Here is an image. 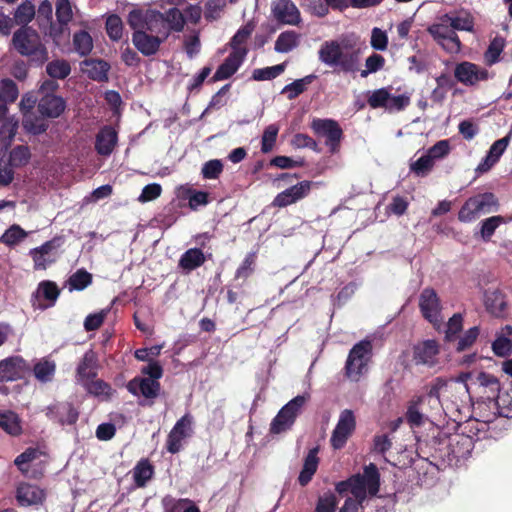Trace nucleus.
Segmentation results:
<instances>
[{"label": "nucleus", "instance_id": "64", "mask_svg": "<svg viewBox=\"0 0 512 512\" xmlns=\"http://www.w3.org/2000/svg\"><path fill=\"white\" fill-rule=\"evenodd\" d=\"M434 163L435 162L426 153L425 155L417 159L415 162L411 163L410 169L417 176H425L433 168Z\"/></svg>", "mask_w": 512, "mask_h": 512}, {"label": "nucleus", "instance_id": "33", "mask_svg": "<svg viewBox=\"0 0 512 512\" xmlns=\"http://www.w3.org/2000/svg\"><path fill=\"white\" fill-rule=\"evenodd\" d=\"M56 414L58 421L62 424H73L77 421L78 412L68 403L57 404L48 408V415Z\"/></svg>", "mask_w": 512, "mask_h": 512}, {"label": "nucleus", "instance_id": "1", "mask_svg": "<svg viewBox=\"0 0 512 512\" xmlns=\"http://www.w3.org/2000/svg\"><path fill=\"white\" fill-rule=\"evenodd\" d=\"M361 49L354 36H342L324 41L318 50L319 61L345 74H356L361 66Z\"/></svg>", "mask_w": 512, "mask_h": 512}, {"label": "nucleus", "instance_id": "9", "mask_svg": "<svg viewBox=\"0 0 512 512\" xmlns=\"http://www.w3.org/2000/svg\"><path fill=\"white\" fill-rule=\"evenodd\" d=\"M311 128L314 133L325 138V144L331 153H336L339 149V144L342 138V129L333 119H313Z\"/></svg>", "mask_w": 512, "mask_h": 512}, {"label": "nucleus", "instance_id": "5", "mask_svg": "<svg viewBox=\"0 0 512 512\" xmlns=\"http://www.w3.org/2000/svg\"><path fill=\"white\" fill-rule=\"evenodd\" d=\"M497 209L498 200L493 193L478 194L466 200L458 213V219L470 223L481 215L495 212Z\"/></svg>", "mask_w": 512, "mask_h": 512}, {"label": "nucleus", "instance_id": "21", "mask_svg": "<svg viewBox=\"0 0 512 512\" xmlns=\"http://www.w3.org/2000/svg\"><path fill=\"white\" fill-rule=\"evenodd\" d=\"M438 345L434 340H427L414 347L413 358L417 364L432 367L437 362Z\"/></svg>", "mask_w": 512, "mask_h": 512}, {"label": "nucleus", "instance_id": "15", "mask_svg": "<svg viewBox=\"0 0 512 512\" xmlns=\"http://www.w3.org/2000/svg\"><path fill=\"white\" fill-rule=\"evenodd\" d=\"M455 78L464 85L473 86L480 81L487 80L489 73L471 62L458 64L454 71Z\"/></svg>", "mask_w": 512, "mask_h": 512}, {"label": "nucleus", "instance_id": "58", "mask_svg": "<svg viewBox=\"0 0 512 512\" xmlns=\"http://www.w3.org/2000/svg\"><path fill=\"white\" fill-rule=\"evenodd\" d=\"M148 22V10L143 12L140 10H133L128 15V24L136 31H146Z\"/></svg>", "mask_w": 512, "mask_h": 512}, {"label": "nucleus", "instance_id": "26", "mask_svg": "<svg viewBox=\"0 0 512 512\" xmlns=\"http://www.w3.org/2000/svg\"><path fill=\"white\" fill-rule=\"evenodd\" d=\"M116 143V131L112 127L106 126L97 134L95 148L100 155L108 156L112 153Z\"/></svg>", "mask_w": 512, "mask_h": 512}, {"label": "nucleus", "instance_id": "44", "mask_svg": "<svg viewBox=\"0 0 512 512\" xmlns=\"http://www.w3.org/2000/svg\"><path fill=\"white\" fill-rule=\"evenodd\" d=\"M73 46L80 56L88 55L93 48V40L86 31H80L73 36Z\"/></svg>", "mask_w": 512, "mask_h": 512}, {"label": "nucleus", "instance_id": "42", "mask_svg": "<svg viewBox=\"0 0 512 512\" xmlns=\"http://www.w3.org/2000/svg\"><path fill=\"white\" fill-rule=\"evenodd\" d=\"M298 45V34L294 31L281 33L275 41V51L287 53Z\"/></svg>", "mask_w": 512, "mask_h": 512}, {"label": "nucleus", "instance_id": "36", "mask_svg": "<svg viewBox=\"0 0 512 512\" xmlns=\"http://www.w3.org/2000/svg\"><path fill=\"white\" fill-rule=\"evenodd\" d=\"M496 408L497 414L506 418H512V388L506 392L499 393L496 399L490 401Z\"/></svg>", "mask_w": 512, "mask_h": 512}, {"label": "nucleus", "instance_id": "46", "mask_svg": "<svg viewBox=\"0 0 512 512\" xmlns=\"http://www.w3.org/2000/svg\"><path fill=\"white\" fill-rule=\"evenodd\" d=\"M450 446L452 447V453L456 458L465 457L471 451L472 440L470 437L465 435H456L451 438Z\"/></svg>", "mask_w": 512, "mask_h": 512}, {"label": "nucleus", "instance_id": "31", "mask_svg": "<svg viewBox=\"0 0 512 512\" xmlns=\"http://www.w3.org/2000/svg\"><path fill=\"white\" fill-rule=\"evenodd\" d=\"M146 31L155 33L156 36H160L162 40L165 39L168 36L169 29L164 14L155 10H148Z\"/></svg>", "mask_w": 512, "mask_h": 512}, {"label": "nucleus", "instance_id": "57", "mask_svg": "<svg viewBox=\"0 0 512 512\" xmlns=\"http://www.w3.org/2000/svg\"><path fill=\"white\" fill-rule=\"evenodd\" d=\"M106 31L111 40H120L123 34V23L121 18L115 14L110 15L106 20Z\"/></svg>", "mask_w": 512, "mask_h": 512}, {"label": "nucleus", "instance_id": "4", "mask_svg": "<svg viewBox=\"0 0 512 512\" xmlns=\"http://www.w3.org/2000/svg\"><path fill=\"white\" fill-rule=\"evenodd\" d=\"M371 355L372 344L368 340H362L352 347L344 367L345 375L349 380L358 382L368 371Z\"/></svg>", "mask_w": 512, "mask_h": 512}, {"label": "nucleus", "instance_id": "50", "mask_svg": "<svg viewBox=\"0 0 512 512\" xmlns=\"http://www.w3.org/2000/svg\"><path fill=\"white\" fill-rule=\"evenodd\" d=\"M477 382L480 387L486 389L487 393L492 394V397L500 393V382L496 376L490 373H479L477 376Z\"/></svg>", "mask_w": 512, "mask_h": 512}, {"label": "nucleus", "instance_id": "51", "mask_svg": "<svg viewBox=\"0 0 512 512\" xmlns=\"http://www.w3.org/2000/svg\"><path fill=\"white\" fill-rule=\"evenodd\" d=\"M285 70V64H278L271 67L255 69L252 78L256 81L271 80L278 77Z\"/></svg>", "mask_w": 512, "mask_h": 512}, {"label": "nucleus", "instance_id": "18", "mask_svg": "<svg viewBox=\"0 0 512 512\" xmlns=\"http://www.w3.org/2000/svg\"><path fill=\"white\" fill-rule=\"evenodd\" d=\"M248 50H237L231 52L226 60L216 70L213 80L220 81L231 77L243 63Z\"/></svg>", "mask_w": 512, "mask_h": 512}, {"label": "nucleus", "instance_id": "60", "mask_svg": "<svg viewBox=\"0 0 512 512\" xmlns=\"http://www.w3.org/2000/svg\"><path fill=\"white\" fill-rule=\"evenodd\" d=\"M164 18L166 20L168 29L174 30L177 32L182 31L184 24H185V18L182 12L177 8L170 9L165 15Z\"/></svg>", "mask_w": 512, "mask_h": 512}, {"label": "nucleus", "instance_id": "43", "mask_svg": "<svg viewBox=\"0 0 512 512\" xmlns=\"http://www.w3.org/2000/svg\"><path fill=\"white\" fill-rule=\"evenodd\" d=\"M27 236L28 233L24 229L17 224H13L2 234L0 242L12 247L23 241Z\"/></svg>", "mask_w": 512, "mask_h": 512}, {"label": "nucleus", "instance_id": "63", "mask_svg": "<svg viewBox=\"0 0 512 512\" xmlns=\"http://www.w3.org/2000/svg\"><path fill=\"white\" fill-rule=\"evenodd\" d=\"M48 35L53 39L56 45H60L62 40L68 39L70 35V31L68 28V24L50 22V27L48 31Z\"/></svg>", "mask_w": 512, "mask_h": 512}, {"label": "nucleus", "instance_id": "20", "mask_svg": "<svg viewBox=\"0 0 512 512\" xmlns=\"http://www.w3.org/2000/svg\"><path fill=\"white\" fill-rule=\"evenodd\" d=\"M55 249L54 241H47L40 247L31 249L29 254L33 259L34 269L45 270L50 264L55 262Z\"/></svg>", "mask_w": 512, "mask_h": 512}, {"label": "nucleus", "instance_id": "10", "mask_svg": "<svg viewBox=\"0 0 512 512\" xmlns=\"http://www.w3.org/2000/svg\"><path fill=\"white\" fill-rule=\"evenodd\" d=\"M193 433V417L190 414L182 416L173 426L166 440V449L168 452L178 453L183 442L190 438Z\"/></svg>", "mask_w": 512, "mask_h": 512}, {"label": "nucleus", "instance_id": "38", "mask_svg": "<svg viewBox=\"0 0 512 512\" xmlns=\"http://www.w3.org/2000/svg\"><path fill=\"white\" fill-rule=\"evenodd\" d=\"M485 305L492 314L499 315L506 307L504 295L499 290H488L485 293Z\"/></svg>", "mask_w": 512, "mask_h": 512}, {"label": "nucleus", "instance_id": "39", "mask_svg": "<svg viewBox=\"0 0 512 512\" xmlns=\"http://www.w3.org/2000/svg\"><path fill=\"white\" fill-rule=\"evenodd\" d=\"M87 391L103 400H107L113 394V389L109 384L100 379H90L83 384Z\"/></svg>", "mask_w": 512, "mask_h": 512}, {"label": "nucleus", "instance_id": "3", "mask_svg": "<svg viewBox=\"0 0 512 512\" xmlns=\"http://www.w3.org/2000/svg\"><path fill=\"white\" fill-rule=\"evenodd\" d=\"M14 48L33 61L43 63L48 59V52L42 43L40 35L31 27H22L13 35Z\"/></svg>", "mask_w": 512, "mask_h": 512}, {"label": "nucleus", "instance_id": "19", "mask_svg": "<svg viewBox=\"0 0 512 512\" xmlns=\"http://www.w3.org/2000/svg\"><path fill=\"white\" fill-rule=\"evenodd\" d=\"M45 491L29 483H21L16 490V499L21 506L38 505L45 499Z\"/></svg>", "mask_w": 512, "mask_h": 512}, {"label": "nucleus", "instance_id": "22", "mask_svg": "<svg viewBox=\"0 0 512 512\" xmlns=\"http://www.w3.org/2000/svg\"><path fill=\"white\" fill-rule=\"evenodd\" d=\"M25 362L20 357H11L0 361V381H14L25 373Z\"/></svg>", "mask_w": 512, "mask_h": 512}, {"label": "nucleus", "instance_id": "6", "mask_svg": "<svg viewBox=\"0 0 512 512\" xmlns=\"http://www.w3.org/2000/svg\"><path fill=\"white\" fill-rule=\"evenodd\" d=\"M308 400V394L298 395L284 405L270 424L271 433L279 434L290 429Z\"/></svg>", "mask_w": 512, "mask_h": 512}, {"label": "nucleus", "instance_id": "16", "mask_svg": "<svg viewBox=\"0 0 512 512\" xmlns=\"http://www.w3.org/2000/svg\"><path fill=\"white\" fill-rule=\"evenodd\" d=\"M311 181H302L293 185L286 190L280 192L273 200V205L276 207H286L303 198H305L311 190Z\"/></svg>", "mask_w": 512, "mask_h": 512}, {"label": "nucleus", "instance_id": "55", "mask_svg": "<svg viewBox=\"0 0 512 512\" xmlns=\"http://www.w3.org/2000/svg\"><path fill=\"white\" fill-rule=\"evenodd\" d=\"M91 274L85 270H78L68 279V287L70 291L83 290L91 283Z\"/></svg>", "mask_w": 512, "mask_h": 512}, {"label": "nucleus", "instance_id": "52", "mask_svg": "<svg viewBox=\"0 0 512 512\" xmlns=\"http://www.w3.org/2000/svg\"><path fill=\"white\" fill-rule=\"evenodd\" d=\"M46 71L52 78L64 79L70 74L71 68L65 60H54L48 63Z\"/></svg>", "mask_w": 512, "mask_h": 512}, {"label": "nucleus", "instance_id": "41", "mask_svg": "<svg viewBox=\"0 0 512 512\" xmlns=\"http://www.w3.org/2000/svg\"><path fill=\"white\" fill-rule=\"evenodd\" d=\"M40 456L41 452L38 449L28 448L16 457L14 463L25 476H30L29 464L36 461Z\"/></svg>", "mask_w": 512, "mask_h": 512}, {"label": "nucleus", "instance_id": "29", "mask_svg": "<svg viewBox=\"0 0 512 512\" xmlns=\"http://www.w3.org/2000/svg\"><path fill=\"white\" fill-rule=\"evenodd\" d=\"M318 452V447L312 448L305 457L303 468L298 477V481L302 486L307 485L317 471L319 464Z\"/></svg>", "mask_w": 512, "mask_h": 512}, {"label": "nucleus", "instance_id": "35", "mask_svg": "<svg viewBox=\"0 0 512 512\" xmlns=\"http://www.w3.org/2000/svg\"><path fill=\"white\" fill-rule=\"evenodd\" d=\"M205 262L203 252L198 248L187 250L179 260V266L187 271L194 270Z\"/></svg>", "mask_w": 512, "mask_h": 512}, {"label": "nucleus", "instance_id": "2", "mask_svg": "<svg viewBox=\"0 0 512 512\" xmlns=\"http://www.w3.org/2000/svg\"><path fill=\"white\" fill-rule=\"evenodd\" d=\"M380 475L374 464L364 468L363 474H357L347 481H341L336 485V491L340 494L350 492L354 499L363 502L368 496H375L379 491Z\"/></svg>", "mask_w": 512, "mask_h": 512}, {"label": "nucleus", "instance_id": "56", "mask_svg": "<svg viewBox=\"0 0 512 512\" xmlns=\"http://www.w3.org/2000/svg\"><path fill=\"white\" fill-rule=\"evenodd\" d=\"M502 223H504V218L502 216H492L483 220L480 224V234L482 239L488 241Z\"/></svg>", "mask_w": 512, "mask_h": 512}, {"label": "nucleus", "instance_id": "27", "mask_svg": "<svg viewBox=\"0 0 512 512\" xmlns=\"http://www.w3.org/2000/svg\"><path fill=\"white\" fill-rule=\"evenodd\" d=\"M109 69V64L103 60L87 59L82 62L83 72L96 81H107Z\"/></svg>", "mask_w": 512, "mask_h": 512}, {"label": "nucleus", "instance_id": "7", "mask_svg": "<svg viewBox=\"0 0 512 512\" xmlns=\"http://www.w3.org/2000/svg\"><path fill=\"white\" fill-rule=\"evenodd\" d=\"M451 394V397L447 395L448 398L451 399L452 402L457 403L458 400L463 401L468 395V386L463 383H448V381L437 378L431 385L426 396H423L428 399L430 402H433V405H440V397L441 395Z\"/></svg>", "mask_w": 512, "mask_h": 512}, {"label": "nucleus", "instance_id": "8", "mask_svg": "<svg viewBox=\"0 0 512 512\" xmlns=\"http://www.w3.org/2000/svg\"><path fill=\"white\" fill-rule=\"evenodd\" d=\"M368 104L372 108H384L389 112L401 111L410 103L407 95H392L386 88H380L371 92Z\"/></svg>", "mask_w": 512, "mask_h": 512}, {"label": "nucleus", "instance_id": "24", "mask_svg": "<svg viewBox=\"0 0 512 512\" xmlns=\"http://www.w3.org/2000/svg\"><path fill=\"white\" fill-rule=\"evenodd\" d=\"M127 388L133 395H143L146 398H154L159 391V383L151 378H135L131 380Z\"/></svg>", "mask_w": 512, "mask_h": 512}, {"label": "nucleus", "instance_id": "48", "mask_svg": "<svg viewBox=\"0 0 512 512\" xmlns=\"http://www.w3.org/2000/svg\"><path fill=\"white\" fill-rule=\"evenodd\" d=\"M424 401V397H417L410 401L406 412V419L411 426H420L423 424L424 415L420 412L419 406Z\"/></svg>", "mask_w": 512, "mask_h": 512}, {"label": "nucleus", "instance_id": "34", "mask_svg": "<svg viewBox=\"0 0 512 512\" xmlns=\"http://www.w3.org/2000/svg\"><path fill=\"white\" fill-rule=\"evenodd\" d=\"M443 21L449 23L453 31H471L473 29V18L467 12L446 14L443 16Z\"/></svg>", "mask_w": 512, "mask_h": 512}, {"label": "nucleus", "instance_id": "40", "mask_svg": "<svg viewBox=\"0 0 512 512\" xmlns=\"http://www.w3.org/2000/svg\"><path fill=\"white\" fill-rule=\"evenodd\" d=\"M0 128V141L4 143L7 148L11 141L14 139L18 129V119L15 116L6 117Z\"/></svg>", "mask_w": 512, "mask_h": 512}, {"label": "nucleus", "instance_id": "37", "mask_svg": "<svg viewBox=\"0 0 512 512\" xmlns=\"http://www.w3.org/2000/svg\"><path fill=\"white\" fill-rule=\"evenodd\" d=\"M315 75H308L301 79H297L290 84H287L281 91L282 94H286L289 100L295 99L301 93H303L309 84L313 82Z\"/></svg>", "mask_w": 512, "mask_h": 512}, {"label": "nucleus", "instance_id": "61", "mask_svg": "<svg viewBox=\"0 0 512 512\" xmlns=\"http://www.w3.org/2000/svg\"><path fill=\"white\" fill-rule=\"evenodd\" d=\"M385 59L380 54H372L365 61V69L360 70V76L365 78L369 74L375 73L383 68Z\"/></svg>", "mask_w": 512, "mask_h": 512}, {"label": "nucleus", "instance_id": "59", "mask_svg": "<svg viewBox=\"0 0 512 512\" xmlns=\"http://www.w3.org/2000/svg\"><path fill=\"white\" fill-rule=\"evenodd\" d=\"M34 16L35 6L30 1H25L17 8L14 18L18 24L26 25Z\"/></svg>", "mask_w": 512, "mask_h": 512}, {"label": "nucleus", "instance_id": "54", "mask_svg": "<svg viewBox=\"0 0 512 512\" xmlns=\"http://www.w3.org/2000/svg\"><path fill=\"white\" fill-rule=\"evenodd\" d=\"M278 132L279 126L276 124H270L264 129L261 139V151L263 153H269L272 151L277 139Z\"/></svg>", "mask_w": 512, "mask_h": 512}, {"label": "nucleus", "instance_id": "28", "mask_svg": "<svg viewBox=\"0 0 512 512\" xmlns=\"http://www.w3.org/2000/svg\"><path fill=\"white\" fill-rule=\"evenodd\" d=\"M96 368H97V356L96 353L92 350H88L81 362L77 367V377L84 384V382L89 381L90 379L96 376Z\"/></svg>", "mask_w": 512, "mask_h": 512}, {"label": "nucleus", "instance_id": "17", "mask_svg": "<svg viewBox=\"0 0 512 512\" xmlns=\"http://www.w3.org/2000/svg\"><path fill=\"white\" fill-rule=\"evenodd\" d=\"M274 18L286 25H298L301 21L300 12L291 0H276L272 5Z\"/></svg>", "mask_w": 512, "mask_h": 512}, {"label": "nucleus", "instance_id": "49", "mask_svg": "<svg viewBox=\"0 0 512 512\" xmlns=\"http://www.w3.org/2000/svg\"><path fill=\"white\" fill-rule=\"evenodd\" d=\"M22 125L26 132L33 135L45 132L48 127L47 123L42 118L37 117L34 114H25Z\"/></svg>", "mask_w": 512, "mask_h": 512}, {"label": "nucleus", "instance_id": "25", "mask_svg": "<svg viewBox=\"0 0 512 512\" xmlns=\"http://www.w3.org/2000/svg\"><path fill=\"white\" fill-rule=\"evenodd\" d=\"M65 106L66 104L62 97L47 94L40 100L38 109L46 117L57 118L63 113Z\"/></svg>", "mask_w": 512, "mask_h": 512}, {"label": "nucleus", "instance_id": "13", "mask_svg": "<svg viewBox=\"0 0 512 512\" xmlns=\"http://www.w3.org/2000/svg\"><path fill=\"white\" fill-rule=\"evenodd\" d=\"M419 308L423 317L434 325L441 322V303L436 291L425 288L419 295Z\"/></svg>", "mask_w": 512, "mask_h": 512}, {"label": "nucleus", "instance_id": "12", "mask_svg": "<svg viewBox=\"0 0 512 512\" xmlns=\"http://www.w3.org/2000/svg\"><path fill=\"white\" fill-rule=\"evenodd\" d=\"M429 33L432 37L442 46L444 50L449 53H458L461 49L460 40L455 31L451 28L449 23L443 21L431 25L428 28Z\"/></svg>", "mask_w": 512, "mask_h": 512}, {"label": "nucleus", "instance_id": "47", "mask_svg": "<svg viewBox=\"0 0 512 512\" xmlns=\"http://www.w3.org/2000/svg\"><path fill=\"white\" fill-rule=\"evenodd\" d=\"M253 30L254 25L252 23H247L236 32V34L233 36L230 42L232 52H235L237 50H247V48L245 47V43L251 36Z\"/></svg>", "mask_w": 512, "mask_h": 512}, {"label": "nucleus", "instance_id": "32", "mask_svg": "<svg viewBox=\"0 0 512 512\" xmlns=\"http://www.w3.org/2000/svg\"><path fill=\"white\" fill-rule=\"evenodd\" d=\"M0 428L7 434L17 436L22 432L21 421L13 411H0Z\"/></svg>", "mask_w": 512, "mask_h": 512}, {"label": "nucleus", "instance_id": "14", "mask_svg": "<svg viewBox=\"0 0 512 512\" xmlns=\"http://www.w3.org/2000/svg\"><path fill=\"white\" fill-rule=\"evenodd\" d=\"M59 293L60 291L54 282L42 281L32 296V305L40 310L51 307L55 304Z\"/></svg>", "mask_w": 512, "mask_h": 512}, {"label": "nucleus", "instance_id": "11", "mask_svg": "<svg viewBox=\"0 0 512 512\" xmlns=\"http://www.w3.org/2000/svg\"><path fill=\"white\" fill-rule=\"evenodd\" d=\"M356 428V417L350 409H344L339 415L338 422L332 432L330 443L334 449H341L345 446L349 437Z\"/></svg>", "mask_w": 512, "mask_h": 512}, {"label": "nucleus", "instance_id": "23", "mask_svg": "<svg viewBox=\"0 0 512 512\" xmlns=\"http://www.w3.org/2000/svg\"><path fill=\"white\" fill-rule=\"evenodd\" d=\"M147 31H136L133 33L132 41L135 47L145 56L155 54L162 42L160 36H152Z\"/></svg>", "mask_w": 512, "mask_h": 512}, {"label": "nucleus", "instance_id": "62", "mask_svg": "<svg viewBox=\"0 0 512 512\" xmlns=\"http://www.w3.org/2000/svg\"><path fill=\"white\" fill-rule=\"evenodd\" d=\"M504 46H505L504 39L502 37H495L491 41V43L485 53V60L487 61V63H489V64L496 63L499 59L501 52L503 51Z\"/></svg>", "mask_w": 512, "mask_h": 512}, {"label": "nucleus", "instance_id": "45", "mask_svg": "<svg viewBox=\"0 0 512 512\" xmlns=\"http://www.w3.org/2000/svg\"><path fill=\"white\" fill-rule=\"evenodd\" d=\"M31 158V152L29 147L19 145L13 148L9 155V164L13 168L23 167L28 164Z\"/></svg>", "mask_w": 512, "mask_h": 512}, {"label": "nucleus", "instance_id": "53", "mask_svg": "<svg viewBox=\"0 0 512 512\" xmlns=\"http://www.w3.org/2000/svg\"><path fill=\"white\" fill-rule=\"evenodd\" d=\"M55 363L49 360H41L34 366L35 377L41 382H48L55 372Z\"/></svg>", "mask_w": 512, "mask_h": 512}, {"label": "nucleus", "instance_id": "30", "mask_svg": "<svg viewBox=\"0 0 512 512\" xmlns=\"http://www.w3.org/2000/svg\"><path fill=\"white\" fill-rule=\"evenodd\" d=\"M132 475L136 487H145L154 475V467L147 459H141L133 468Z\"/></svg>", "mask_w": 512, "mask_h": 512}]
</instances>
